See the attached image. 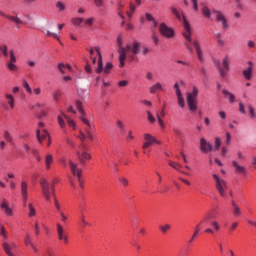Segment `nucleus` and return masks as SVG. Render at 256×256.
<instances>
[{
	"instance_id": "58",
	"label": "nucleus",
	"mask_w": 256,
	"mask_h": 256,
	"mask_svg": "<svg viewBox=\"0 0 256 256\" xmlns=\"http://www.w3.org/2000/svg\"><path fill=\"white\" fill-rule=\"evenodd\" d=\"M147 115H148V121L150 123H155V117H153V114H151V112L147 111Z\"/></svg>"
},
{
	"instance_id": "1",
	"label": "nucleus",
	"mask_w": 256,
	"mask_h": 256,
	"mask_svg": "<svg viewBox=\"0 0 256 256\" xmlns=\"http://www.w3.org/2000/svg\"><path fill=\"white\" fill-rule=\"evenodd\" d=\"M171 12L175 17L178 19V21H182L183 27L185 29V32L183 33L186 42L184 43V47H186L187 51L190 53H193V46L196 50V55L198 57V61L203 63V50L201 49V44H199V41L194 40L191 38V25L189 24V21H187V18L185 15H182L179 13V10L177 8L172 7Z\"/></svg>"
},
{
	"instance_id": "60",
	"label": "nucleus",
	"mask_w": 256,
	"mask_h": 256,
	"mask_svg": "<svg viewBox=\"0 0 256 256\" xmlns=\"http://www.w3.org/2000/svg\"><path fill=\"white\" fill-rule=\"evenodd\" d=\"M119 87H127V85H129V81L127 80H122L120 82H118Z\"/></svg>"
},
{
	"instance_id": "44",
	"label": "nucleus",
	"mask_w": 256,
	"mask_h": 256,
	"mask_svg": "<svg viewBox=\"0 0 256 256\" xmlns=\"http://www.w3.org/2000/svg\"><path fill=\"white\" fill-rule=\"evenodd\" d=\"M178 99V105L181 109H183L185 107V98H183V96H180L177 98Z\"/></svg>"
},
{
	"instance_id": "54",
	"label": "nucleus",
	"mask_w": 256,
	"mask_h": 256,
	"mask_svg": "<svg viewBox=\"0 0 256 256\" xmlns=\"http://www.w3.org/2000/svg\"><path fill=\"white\" fill-rule=\"evenodd\" d=\"M60 97H61V91L57 90L56 92H54L53 94L54 101H59Z\"/></svg>"
},
{
	"instance_id": "25",
	"label": "nucleus",
	"mask_w": 256,
	"mask_h": 256,
	"mask_svg": "<svg viewBox=\"0 0 256 256\" xmlns=\"http://www.w3.org/2000/svg\"><path fill=\"white\" fill-rule=\"evenodd\" d=\"M6 19H9V21L15 23L16 27H19V25H23V20H21V18H19L18 16H6Z\"/></svg>"
},
{
	"instance_id": "14",
	"label": "nucleus",
	"mask_w": 256,
	"mask_h": 256,
	"mask_svg": "<svg viewBox=\"0 0 256 256\" xmlns=\"http://www.w3.org/2000/svg\"><path fill=\"white\" fill-rule=\"evenodd\" d=\"M200 151H202V153H209V151H213V144L207 142L205 138H201Z\"/></svg>"
},
{
	"instance_id": "31",
	"label": "nucleus",
	"mask_w": 256,
	"mask_h": 256,
	"mask_svg": "<svg viewBox=\"0 0 256 256\" xmlns=\"http://www.w3.org/2000/svg\"><path fill=\"white\" fill-rule=\"evenodd\" d=\"M28 209H29V217H35L37 215V211L35 210V207L33 206V203L28 204Z\"/></svg>"
},
{
	"instance_id": "55",
	"label": "nucleus",
	"mask_w": 256,
	"mask_h": 256,
	"mask_svg": "<svg viewBox=\"0 0 256 256\" xmlns=\"http://www.w3.org/2000/svg\"><path fill=\"white\" fill-rule=\"evenodd\" d=\"M197 235H199V230H195L194 234L192 235V237L190 238V240L188 241L189 244L193 243V241H195V238L197 237Z\"/></svg>"
},
{
	"instance_id": "29",
	"label": "nucleus",
	"mask_w": 256,
	"mask_h": 256,
	"mask_svg": "<svg viewBox=\"0 0 256 256\" xmlns=\"http://www.w3.org/2000/svg\"><path fill=\"white\" fill-rule=\"evenodd\" d=\"M24 243L26 247H33V240L31 239V236L29 234H26L24 237Z\"/></svg>"
},
{
	"instance_id": "46",
	"label": "nucleus",
	"mask_w": 256,
	"mask_h": 256,
	"mask_svg": "<svg viewBox=\"0 0 256 256\" xmlns=\"http://www.w3.org/2000/svg\"><path fill=\"white\" fill-rule=\"evenodd\" d=\"M219 147H221V139L219 137H216L214 146L215 151H219Z\"/></svg>"
},
{
	"instance_id": "40",
	"label": "nucleus",
	"mask_w": 256,
	"mask_h": 256,
	"mask_svg": "<svg viewBox=\"0 0 256 256\" xmlns=\"http://www.w3.org/2000/svg\"><path fill=\"white\" fill-rule=\"evenodd\" d=\"M145 17L147 21H152V23L154 24V27H157V21H155V18L153 17V15H151L150 13H146Z\"/></svg>"
},
{
	"instance_id": "17",
	"label": "nucleus",
	"mask_w": 256,
	"mask_h": 256,
	"mask_svg": "<svg viewBox=\"0 0 256 256\" xmlns=\"http://www.w3.org/2000/svg\"><path fill=\"white\" fill-rule=\"evenodd\" d=\"M36 137L39 143H42L44 139H49L51 136H49V132H47V130L43 129L42 131L41 130L36 131Z\"/></svg>"
},
{
	"instance_id": "32",
	"label": "nucleus",
	"mask_w": 256,
	"mask_h": 256,
	"mask_svg": "<svg viewBox=\"0 0 256 256\" xmlns=\"http://www.w3.org/2000/svg\"><path fill=\"white\" fill-rule=\"evenodd\" d=\"M222 93L225 97L229 96L230 103H235V95H233V93H231L227 90H223Z\"/></svg>"
},
{
	"instance_id": "34",
	"label": "nucleus",
	"mask_w": 256,
	"mask_h": 256,
	"mask_svg": "<svg viewBox=\"0 0 256 256\" xmlns=\"http://www.w3.org/2000/svg\"><path fill=\"white\" fill-rule=\"evenodd\" d=\"M202 15H204V17H206V19H211V10H209V7L204 6L202 8Z\"/></svg>"
},
{
	"instance_id": "48",
	"label": "nucleus",
	"mask_w": 256,
	"mask_h": 256,
	"mask_svg": "<svg viewBox=\"0 0 256 256\" xmlns=\"http://www.w3.org/2000/svg\"><path fill=\"white\" fill-rule=\"evenodd\" d=\"M248 110L250 113V119H255V108H253V106L249 105Z\"/></svg>"
},
{
	"instance_id": "64",
	"label": "nucleus",
	"mask_w": 256,
	"mask_h": 256,
	"mask_svg": "<svg viewBox=\"0 0 256 256\" xmlns=\"http://www.w3.org/2000/svg\"><path fill=\"white\" fill-rule=\"evenodd\" d=\"M93 3L97 7H103V0H93Z\"/></svg>"
},
{
	"instance_id": "37",
	"label": "nucleus",
	"mask_w": 256,
	"mask_h": 256,
	"mask_svg": "<svg viewBox=\"0 0 256 256\" xmlns=\"http://www.w3.org/2000/svg\"><path fill=\"white\" fill-rule=\"evenodd\" d=\"M0 55L9 57V52L7 51V45L0 46Z\"/></svg>"
},
{
	"instance_id": "26",
	"label": "nucleus",
	"mask_w": 256,
	"mask_h": 256,
	"mask_svg": "<svg viewBox=\"0 0 256 256\" xmlns=\"http://www.w3.org/2000/svg\"><path fill=\"white\" fill-rule=\"evenodd\" d=\"M5 99L10 107V109H15V98L11 94H5Z\"/></svg>"
},
{
	"instance_id": "28",
	"label": "nucleus",
	"mask_w": 256,
	"mask_h": 256,
	"mask_svg": "<svg viewBox=\"0 0 256 256\" xmlns=\"http://www.w3.org/2000/svg\"><path fill=\"white\" fill-rule=\"evenodd\" d=\"M51 163H53V155L48 154L45 157V165L46 169H51Z\"/></svg>"
},
{
	"instance_id": "9",
	"label": "nucleus",
	"mask_w": 256,
	"mask_h": 256,
	"mask_svg": "<svg viewBox=\"0 0 256 256\" xmlns=\"http://www.w3.org/2000/svg\"><path fill=\"white\" fill-rule=\"evenodd\" d=\"M20 192L24 207H27V201H29V184L25 181L20 183Z\"/></svg>"
},
{
	"instance_id": "63",
	"label": "nucleus",
	"mask_w": 256,
	"mask_h": 256,
	"mask_svg": "<svg viewBox=\"0 0 256 256\" xmlns=\"http://www.w3.org/2000/svg\"><path fill=\"white\" fill-rule=\"evenodd\" d=\"M239 111L240 113H242L243 115H245L246 111H245V105H243V103H239Z\"/></svg>"
},
{
	"instance_id": "4",
	"label": "nucleus",
	"mask_w": 256,
	"mask_h": 256,
	"mask_svg": "<svg viewBox=\"0 0 256 256\" xmlns=\"http://www.w3.org/2000/svg\"><path fill=\"white\" fill-rule=\"evenodd\" d=\"M94 49L98 56V65L95 68L96 73L100 74L104 71L105 75H109L111 73V70L113 69V63L108 62L103 69V55H101V47L96 46Z\"/></svg>"
},
{
	"instance_id": "62",
	"label": "nucleus",
	"mask_w": 256,
	"mask_h": 256,
	"mask_svg": "<svg viewBox=\"0 0 256 256\" xmlns=\"http://www.w3.org/2000/svg\"><path fill=\"white\" fill-rule=\"evenodd\" d=\"M152 40L154 41L155 45H159V38L157 37L156 33L152 34Z\"/></svg>"
},
{
	"instance_id": "36",
	"label": "nucleus",
	"mask_w": 256,
	"mask_h": 256,
	"mask_svg": "<svg viewBox=\"0 0 256 256\" xmlns=\"http://www.w3.org/2000/svg\"><path fill=\"white\" fill-rule=\"evenodd\" d=\"M46 36L47 37H53L54 39H56L57 41H59L60 45H63V42H61V40H59V35H57L56 33H53L49 30L46 31Z\"/></svg>"
},
{
	"instance_id": "42",
	"label": "nucleus",
	"mask_w": 256,
	"mask_h": 256,
	"mask_svg": "<svg viewBox=\"0 0 256 256\" xmlns=\"http://www.w3.org/2000/svg\"><path fill=\"white\" fill-rule=\"evenodd\" d=\"M56 7L58 8V11H59V12L65 11V9H66L65 4H64L63 2H61V1H58V2L56 3Z\"/></svg>"
},
{
	"instance_id": "45",
	"label": "nucleus",
	"mask_w": 256,
	"mask_h": 256,
	"mask_svg": "<svg viewBox=\"0 0 256 256\" xmlns=\"http://www.w3.org/2000/svg\"><path fill=\"white\" fill-rule=\"evenodd\" d=\"M40 185H41V187H42V190H43V189H47V188L49 187V183L47 182V180H46L45 178H42V179L40 180Z\"/></svg>"
},
{
	"instance_id": "3",
	"label": "nucleus",
	"mask_w": 256,
	"mask_h": 256,
	"mask_svg": "<svg viewBox=\"0 0 256 256\" xmlns=\"http://www.w3.org/2000/svg\"><path fill=\"white\" fill-rule=\"evenodd\" d=\"M76 109H78L79 113H80V119L82 121V123H84V125H86L87 127L84 129L85 133H83V131H80V135L78 136V139H80V141H85V139H89L90 141H93V134L91 133V123H89V120L87 118H85V111L83 110V103H81V101H76Z\"/></svg>"
},
{
	"instance_id": "19",
	"label": "nucleus",
	"mask_w": 256,
	"mask_h": 256,
	"mask_svg": "<svg viewBox=\"0 0 256 256\" xmlns=\"http://www.w3.org/2000/svg\"><path fill=\"white\" fill-rule=\"evenodd\" d=\"M2 247L8 256H14L13 253H11V251H13V249H15L17 245L15 243L8 244L7 242H3Z\"/></svg>"
},
{
	"instance_id": "41",
	"label": "nucleus",
	"mask_w": 256,
	"mask_h": 256,
	"mask_svg": "<svg viewBox=\"0 0 256 256\" xmlns=\"http://www.w3.org/2000/svg\"><path fill=\"white\" fill-rule=\"evenodd\" d=\"M9 71H18L19 67H17V65H15V63L13 62H9L7 65Z\"/></svg>"
},
{
	"instance_id": "52",
	"label": "nucleus",
	"mask_w": 256,
	"mask_h": 256,
	"mask_svg": "<svg viewBox=\"0 0 256 256\" xmlns=\"http://www.w3.org/2000/svg\"><path fill=\"white\" fill-rule=\"evenodd\" d=\"M211 217H213L211 213L206 214L202 219V223H209V220L211 219Z\"/></svg>"
},
{
	"instance_id": "51",
	"label": "nucleus",
	"mask_w": 256,
	"mask_h": 256,
	"mask_svg": "<svg viewBox=\"0 0 256 256\" xmlns=\"http://www.w3.org/2000/svg\"><path fill=\"white\" fill-rule=\"evenodd\" d=\"M58 123L61 129H65V120H63V117L58 116Z\"/></svg>"
},
{
	"instance_id": "20",
	"label": "nucleus",
	"mask_w": 256,
	"mask_h": 256,
	"mask_svg": "<svg viewBox=\"0 0 256 256\" xmlns=\"http://www.w3.org/2000/svg\"><path fill=\"white\" fill-rule=\"evenodd\" d=\"M211 226H212L213 228H207V229L205 230V233H210L211 235H213L215 232L217 233V232H219L220 229H221V226L219 225V222H217V221H213V222L211 223Z\"/></svg>"
},
{
	"instance_id": "47",
	"label": "nucleus",
	"mask_w": 256,
	"mask_h": 256,
	"mask_svg": "<svg viewBox=\"0 0 256 256\" xmlns=\"http://www.w3.org/2000/svg\"><path fill=\"white\" fill-rule=\"evenodd\" d=\"M170 229H171V225H169V224L160 226V231H162V233H167V231H169Z\"/></svg>"
},
{
	"instance_id": "8",
	"label": "nucleus",
	"mask_w": 256,
	"mask_h": 256,
	"mask_svg": "<svg viewBox=\"0 0 256 256\" xmlns=\"http://www.w3.org/2000/svg\"><path fill=\"white\" fill-rule=\"evenodd\" d=\"M159 33L162 37H166V39H173V37H175V30L165 23L159 25Z\"/></svg>"
},
{
	"instance_id": "11",
	"label": "nucleus",
	"mask_w": 256,
	"mask_h": 256,
	"mask_svg": "<svg viewBox=\"0 0 256 256\" xmlns=\"http://www.w3.org/2000/svg\"><path fill=\"white\" fill-rule=\"evenodd\" d=\"M56 231L59 241H63V243L67 245L69 243V235L67 234V231H65V228L58 223L56 225Z\"/></svg>"
},
{
	"instance_id": "21",
	"label": "nucleus",
	"mask_w": 256,
	"mask_h": 256,
	"mask_svg": "<svg viewBox=\"0 0 256 256\" xmlns=\"http://www.w3.org/2000/svg\"><path fill=\"white\" fill-rule=\"evenodd\" d=\"M0 208L2 209V211H4V213H6L8 217H11V215H13V210L9 208V204H7V202L3 201L0 205Z\"/></svg>"
},
{
	"instance_id": "30",
	"label": "nucleus",
	"mask_w": 256,
	"mask_h": 256,
	"mask_svg": "<svg viewBox=\"0 0 256 256\" xmlns=\"http://www.w3.org/2000/svg\"><path fill=\"white\" fill-rule=\"evenodd\" d=\"M22 85H23L24 89L26 90V93H28L29 95L33 94V90L31 89V86H29V82H27V80H23Z\"/></svg>"
},
{
	"instance_id": "5",
	"label": "nucleus",
	"mask_w": 256,
	"mask_h": 256,
	"mask_svg": "<svg viewBox=\"0 0 256 256\" xmlns=\"http://www.w3.org/2000/svg\"><path fill=\"white\" fill-rule=\"evenodd\" d=\"M199 95V89L197 87H193L192 92L187 93L186 101L189 107V111L191 113H195L197 111V97Z\"/></svg>"
},
{
	"instance_id": "2",
	"label": "nucleus",
	"mask_w": 256,
	"mask_h": 256,
	"mask_svg": "<svg viewBox=\"0 0 256 256\" xmlns=\"http://www.w3.org/2000/svg\"><path fill=\"white\" fill-rule=\"evenodd\" d=\"M117 45L119 47V67H125V60L127 59V57H129L131 61H134L135 55H138L139 49H141V44L139 42H134L132 46L126 45V47H123V39H121V37H118Z\"/></svg>"
},
{
	"instance_id": "12",
	"label": "nucleus",
	"mask_w": 256,
	"mask_h": 256,
	"mask_svg": "<svg viewBox=\"0 0 256 256\" xmlns=\"http://www.w3.org/2000/svg\"><path fill=\"white\" fill-rule=\"evenodd\" d=\"M144 140L146 141V143L143 144L142 149H148V147H151L153 143H157L158 145H161V142H159L157 138H155L153 135L149 133L144 134Z\"/></svg>"
},
{
	"instance_id": "13",
	"label": "nucleus",
	"mask_w": 256,
	"mask_h": 256,
	"mask_svg": "<svg viewBox=\"0 0 256 256\" xmlns=\"http://www.w3.org/2000/svg\"><path fill=\"white\" fill-rule=\"evenodd\" d=\"M212 13H215L216 22L221 23L222 29H229V24L227 23V18H225V15H223V13H221V11L213 10Z\"/></svg>"
},
{
	"instance_id": "7",
	"label": "nucleus",
	"mask_w": 256,
	"mask_h": 256,
	"mask_svg": "<svg viewBox=\"0 0 256 256\" xmlns=\"http://www.w3.org/2000/svg\"><path fill=\"white\" fill-rule=\"evenodd\" d=\"M214 65L217 67L220 76L227 77V73H229V57L226 56L223 58L222 62L219 60H215Z\"/></svg>"
},
{
	"instance_id": "33",
	"label": "nucleus",
	"mask_w": 256,
	"mask_h": 256,
	"mask_svg": "<svg viewBox=\"0 0 256 256\" xmlns=\"http://www.w3.org/2000/svg\"><path fill=\"white\" fill-rule=\"evenodd\" d=\"M71 23L74 24L75 27H79L83 23V18L74 17L71 19Z\"/></svg>"
},
{
	"instance_id": "35",
	"label": "nucleus",
	"mask_w": 256,
	"mask_h": 256,
	"mask_svg": "<svg viewBox=\"0 0 256 256\" xmlns=\"http://www.w3.org/2000/svg\"><path fill=\"white\" fill-rule=\"evenodd\" d=\"M168 165H170V167H172V169H175V171H180V169L183 168V166L177 162H173V161H170L168 163Z\"/></svg>"
},
{
	"instance_id": "22",
	"label": "nucleus",
	"mask_w": 256,
	"mask_h": 256,
	"mask_svg": "<svg viewBox=\"0 0 256 256\" xmlns=\"http://www.w3.org/2000/svg\"><path fill=\"white\" fill-rule=\"evenodd\" d=\"M231 205L233 214L235 215V217H239L241 215V208L239 207V205H237V202H235V200L231 201Z\"/></svg>"
},
{
	"instance_id": "18",
	"label": "nucleus",
	"mask_w": 256,
	"mask_h": 256,
	"mask_svg": "<svg viewBox=\"0 0 256 256\" xmlns=\"http://www.w3.org/2000/svg\"><path fill=\"white\" fill-rule=\"evenodd\" d=\"M77 157L82 165H85L89 159H91V154L87 152H77Z\"/></svg>"
},
{
	"instance_id": "27",
	"label": "nucleus",
	"mask_w": 256,
	"mask_h": 256,
	"mask_svg": "<svg viewBox=\"0 0 256 256\" xmlns=\"http://www.w3.org/2000/svg\"><path fill=\"white\" fill-rule=\"evenodd\" d=\"M62 115L64 116V119H66L67 123H68V127H72V129L75 131V129H77V124L75 123V121L71 120L67 115H65L64 113H62Z\"/></svg>"
},
{
	"instance_id": "38",
	"label": "nucleus",
	"mask_w": 256,
	"mask_h": 256,
	"mask_svg": "<svg viewBox=\"0 0 256 256\" xmlns=\"http://www.w3.org/2000/svg\"><path fill=\"white\" fill-rule=\"evenodd\" d=\"M9 56H10L9 63H17V57L15 56V51L9 50Z\"/></svg>"
},
{
	"instance_id": "15",
	"label": "nucleus",
	"mask_w": 256,
	"mask_h": 256,
	"mask_svg": "<svg viewBox=\"0 0 256 256\" xmlns=\"http://www.w3.org/2000/svg\"><path fill=\"white\" fill-rule=\"evenodd\" d=\"M232 167H234V171L238 175H247V168H245V166H241L237 160L232 161Z\"/></svg>"
},
{
	"instance_id": "43",
	"label": "nucleus",
	"mask_w": 256,
	"mask_h": 256,
	"mask_svg": "<svg viewBox=\"0 0 256 256\" xmlns=\"http://www.w3.org/2000/svg\"><path fill=\"white\" fill-rule=\"evenodd\" d=\"M156 117L161 129H165V122H163V119H161V116L159 115V113L156 114Z\"/></svg>"
},
{
	"instance_id": "50",
	"label": "nucleus",
	"mask_w": 256,
	"mask_h": 256,
	"mask_svg": "<svg viewBox=\"0 0 256 256\" xmlns=\"http://www.w3.org/2000/svg\"><path fill=\"white\" fill-rule=\"evenodd\" d=\"M93 23H95V19H94L93 17L88 18V19L85 21V25H87L88 27H93Z\"/></svg>"
},
{
	"instance_id": "16",
	"label": "nucleus",
	"mask_w": 256,
	"mask_h": 256,
	"mask_svg": "<svg viewBox=\"0 0 256 256\" xmlns=\"http://www.w3.org/2000/svg\"><path fill=\"white\" fill-rule=\"evenodd\" d=\"M42 193L46 199V201H51V195L55 197V185H52V188L48 186V188L42 189Z\"/></svg>"
},
{
	"instance_id": "49",
	"label": "nucleus",
	"mask_w": 256,
	"mask_h": 256,
	"mask_svg": "<svg viewBox=\"0 0 256 256\" xmlns=\"http://www.w3.org/2000/svg\"><path fill=\"white\" fill-rule=\"evenodd\" d=\"M54 205L56 207V211H58V213L61 212V204H59V200H57V197L54 196Z\"/></svg>"
},
{
	"instance_id": "6",
	"label": "nucleus",
	"mask_w": 256,
	"mask_h": 256,
	"mask_svg": "<svg viewBox=\"0 0 256 256\" xmlns=\"http://www.w3.org/2000/svg\"><path fill=\"white\" fill-rule=\"evenodd\" d=\"M213 179L215 180V187L221 197H227V182L223 180L219 175L213 174Z\"/></svg>"
},
{
	"instance_id": "53",
	"label": "nucleus",
	"mask_w": 256,
	"mask_h": 256,
	"mask_svg": "<svg viewBox=\"0 0 256 256\" xmlns=\"http://www.w3.org/2000/svg\"><path fill=\"white\" fill-rule=\"evenodd\" d=\"M66 67L67 66H65V64H63V63L58 64V69H59L60 73H62V75H65Z\"/></svg>"
},
{
	"instance_id": "59",
	"label": "nucleus",
	"mask_w": 256,
	"mask_h": 256,
	"mask_svg": "<svg viewBox=\"0 0 256 256\" xmlns=\"http://www.w3.org/2000/svg\"><path fill=\"white\" fill-rule=\"evenodd\" d=\"M120 183H122V185H124V187H127V185H129V181L127 180V178H119Z\"/></svg>"
},
{
	"instance_id": "24",
	"label": "nucleus",
	"mask_w": 256,
	"mask_h": 256,
	"mask_svg": "<svg viewBox=\"0 0 256 256\" xmlns=\"http://www.w3.org/2000/svg\"><path fill=\"white\" fill-rule=\"evenodd\" d=\"M242 75L247 81H251V77L253 76V67H248L246 70H243Z\"/></svg>"
},
{
	"instance_id": "10",
	"label": "nucleus",
	"mask_w": 256,
	"mask_h": 256,
	"mask_svg": "<svg viewBox=\"0 0 256 256\" xmlns=\"http://www.w3.org/2000/svg\"><path fill=\"white\" fill-rule=\"evenodd\" d=\"M68 163L70 165L72 174L78 177V181L80 182V187L83 188V182H81L82 170L81 168H79V164L73 162V160L71 159L68 160Z\"/></svg>"
},
{
	"instance_id": "39",
	"label": "nucleus",
	"mask_w": 256,
	"mask_h": 256,
	"mask_svg": "<svg viewBox=\"0 0 256 256\" xmlns=\"http://www.w3.org/2000/svg\"><path fill=\"white\" fill-rule=\"evenodd\" d=\"M4 139L8 143H12L13 142V136H11V133H9V131H5L4 132Z\"/></svg>"
},
{
	"instance_id": "61",
	"label": "nucleus",
	"mask_w": 256,
	"mask_h": 256,
	"mask_svg": "<svg viewBox=\"0 0 256 256\" xmlns=\"http://www.w3.org/2000/svg\"><path fill=\"white\" fill-rule=\"evenodd\" d=\"M226 145H231V133L226 132Z\"/></svg>"
},
{
	"instance_id": "57",
	"label": "nucleus",
	"mask_w": 256,
	"mask_h": 256,
	"mask_svg": "<svg viewBox=\"0 0 256 256\" xmlns=\"http://www.w3.org/2000/svg\"><path fill=\"white\" fill-rule=\"evenodd\" d=\"M173 133H175L178 137L183 135V131L180 128H173Z\"/></svg>"
},
{
	"instance_id": "56",
	"label": "nucleus",
	"mask_w": 256,
	"mask_h": 256,
	"mask_svg": "<svg viewBox=\"0 0 256 256\" xmlns=\"http://www.w3.org/2000/svg\"><path fill=\"white\" fill-rule=\"evenodd\" d=\"M116 125H117V127H119V129H120V131H125V125H123V122H121V120H118L117 122H116Z\"/></svg>"
},
{
	"instance_id": "23",
	"label": "nucleus",
	"mask_w": 256,
	"mask_h": 256,
	"mask_svg": "<svg viewBox=\"0 0 256 256\" xmlns=\"http://www.w3.org/2000/svg\"><path fill=\"white\" fill-rule=\"evenodd\" d=\"M157 91H163V85L161 84V82H157L156 84L150 87V93L152 95H155Z\"/></svg>"
}]
</instances>
